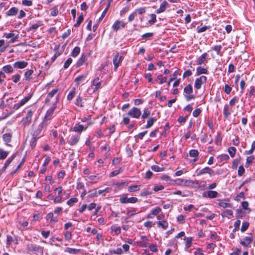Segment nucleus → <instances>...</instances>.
<instances>
[{
    "label": "nucleus",
    "mask_w": 255,
    "mask_h": 255,
    "mask_svg": "<svg viewBox=\"0 0 255 255\" xmlns=\"http://www.w3.org/2000/svg\"><path fill=\"white\" fill-rule=\"evenodd\" d=\"M59 101V96L56 95L55 101L52 104V106L47 110L44 116V118L46 120H50L53 118L54 111L56 107L57 104Z\"/></svg>",
    "instance_id": "f257e3e1"
},
{
    "label": "nucleus",
    "mask_w": 255,
    "mask_h": 255,
    "mask_svg": "<svg viewBox=\"0 0 255 255\" xmlns=\"http://www.w3.org/2000/svg\"><path fill=\"white\" fill-rule=\"evenodd\" d=\"M58 89H54L49 92L47 95L46 98L45 100V103L46 104H48L50 102L53 103L55 101V98L56 95L59 96V94H58Z\"/></svg>",
    "instance_id": "f03ea898"
},
{
    "label": "nucleus",
    "mask_w": 255,
    "mask_h": 255,
    "mask_svg": "<svg viewBox=\"0 0 255 255\" xmlns=\"http://www.w3.org/2000/svg\"><path fill=\"white\" fill-rule=\"evenodd\" d=\"M137 201L138 199L136 197L128 198L127 194L123 195L120 199V202L121 204L135 203Z\"/></svg>",
    "instance_id": "7ed1b4c3"
},
{
    "label": "nucleus",
    "mask_w": 255,
    "mask_h": 255,
    "mask_svg": "<svg viewBox=\"0 0 255 255\" xmlns=\"http://www.w3.org/2000/svg\"><path fill=\"white\" fill-rule=\"evenodd\" d=\"M141 114V113L139 109L136 107H133L128 111V115L132 118L138 119L140 116Z\"/></svg>",
    "instance_id": "20e7f679"
},
{
    "label": "nucleus",
    "mask_w": 255,
    "mask_h": 255,
    "mask_svg": "<svg viewBox=\"0 0 255 255\" xmlns=\"http://www.w3.org/2000/svg\"><path fill=\"white\" fill-rule=\"evenodd\" d=\"M80 137V134H72L67 138V142L70 145H74L76 144L79 141Z\"/></svg>",
    "instance_id": "39448f33"
},
{
    "label": "nucleus",
    "mask_w": 255,
    "mask_h": 255,
    "mask_svg": "<svg viewBox=\"0 0 255 255\" xmlns=\"http://www.w3.org/2000/svg\"><path fill=\"white\" fill-rule=\"evenodd\" d=\"M43 127V124L41 123L38 125L37 128L34 131L32 137V140H33V142H35L36 139L41 136Z\"/></svg>",
    "instance_id": "423d86ee"
},
{
    "label": "nucleus",
    "mask_w": 255,
    "mask_h": 255,
    "mask_svg": "<svg viewBox=\"0 0 255 255\" xmlns=\"http://www.w3.org/2000/svg\"><path fill=\"white\" fill-rule=\"evenodd\" d=\"M207 79V77L205 76H201L199 78L196 79L194 84L195 88L198 90L200 89L202 85L206 83Z\"/></svg>",
    "instance_id": "0eeeda50"
},
{
    "label": "nucleus",
    "mask_w": 255,
    "mask_h": 255,
    "mask_svg": "<svg viewBox=\"0 0 255 255\" xmlns=\"http://www.w3.org/2000/svg\"><path fill=\"white\" fill-rule=\"evenodd\" d=\"M26 249L28 251L31 252L41 253L42 252L41 247L39 246L32 244H27Z\"/></svg>",
    "instance_id": "6e6552de"
},
{
    "label": "nucleus",
    "mask_w": 255,
    "mask_h": 255,
    "mask_svg": "<svg viewBox=\"0 0 255 255\" xmlns=\"http://www.w3.org/2000/svg\"><path fill=\"white\" fill-rule=\"evenodd\" d=\"M32 95H28L22 99L19 103L14 105L13 108L15 110L18 109L20 107L23 106L31 98Z\"/></svg>",
    "instance_id": "1a4fd4ad"
},
{
    "label": "nucleus",
    "mask_w": 255,
    "mask_h": 255,
    "mask_svg": "<svg viewBox=\"0 0 255 255\" xmlns=\"http://www.w3.org/2000/svg\"><path fill=\"white\" fill-rule=\"evenodd\" d=\"M122 60V56H120L119 53H116V54L114 56L113 58V63L114 65V69L115 71L117 70Z\"/></svg>",
    "instance_id": "9d476101"
},
{
    "label": "nucleus",
    "mask_w": 255,
    "mask_h": 255,
    "mask_svg": "<svg viewBox=\"0 0 255 255\" xmlns=\"http://www.w3.org/2000/svg\"><path fill=\"white\" fill-rule=\"evenodd\" d=\"M169 6V4L164 0L160 5L159 8L155 10V13L159 14L165 11L166 9Z\"/></svg>",
    "instance_id": "9b49d317"
},
{
    "label": "nucleus",
    "mask_w": 255,
    "mask_h": 255,
    "mask_svg": "<svg viewBox=\"0 0 255 255\" xmlns=\"http://www.w3.org/2000/svg\"><path fill=\"white\" fill-rule=\"evenodd\" d=\"M253 239L251 235L246 237L244 240H241L240 243L244 247H248L253 242Z\"/></svg>",
    "instance_id": "f8f14e48"
},
{
    "label": "nucleus",
    "mask_w": 255,
    "mask_h": 255,
    "mask_svg": "<svg viewBox=\"0 0 255 255\" xmlns=\"http://www.w3.org/2000/svg\"><path fill=\"white\" fill-rule=\"evenodd\" d=\"M178 184L184 185L185 186L191 187L194 185V181L191 180H185L179 179L177 180Z\"/></svg>",
    "instance_id": "ddd939ff"
},
{
    "label": "nucleus",
    "mask_w": 255,
    "mask_h": 255,
    "mask_svg": "<svg viewBox=\"0 0 255 255\" xmlns=\"http://www.w3.org/2000/svg\"><path fill=\"white\" fill-rule=\"evenodd\" d=\"M28 65V63L24 61H19L14 63L13 66L15 69H23Z\"/></svg>",
    "instance_id": "4468645a"
},
{
    "label": "nucleus",
    "mask_w": 255,
    "mask_h": 255,
    "mask_svg": "<svg viewBox=\"0 0 255 255\" xmlns=\"http://www.w3.org/2000/svg\"><path fill=\"white\" fill-rule=\"evenodd\" d=\"M33 112L31 110H28L26 116L23 119V122L25 125H28L31 123V118L33 115Z\"/></svg>",
    "instance_id": "2eb2a0df"
},
{
    "label": "nucleus",
    "mask_w": 255,
    "mask_h": 255,
    "mask_svg": "<svg viewBox=\"0 0 255 255\" xmlns=\"http://www.w3.org/2000/svg\"><path fill=\"white\" fill-rule=\"evenodd\" d=\"M42 24L41 22L38 21L35 23L32 24L29 27L27 28V32H30L33 33Z\"/></svg>",
    "instance_id": "dca6fc26"
},
{
    "label": "nucleus",
    "mask_w": 255,
    "mask_h": 255,
    "mask_svg": "<svg viewBox=\"0 0 255 255\" xmlns=\"http://www.w3.org/2000/svg\"><path fill=\"white\" fill-rule=\"evenodd\" d=\"M126 23L123 21L117 20L112 26L114 30L117 31L121 27H125Z\"/></svg>",
    "instance_id": "f3484780"
},
{
    "label": "nucleus",
    "mask_w": 255,
    "mask_h": 255,
    "mask_svg": "<svg viewBox=\"0 0 255 255\" xmlns=\"http://www.w3.org/2000/svg\"><path fill=\"white\" fill-rule=\"evenodd\" d=\"M4 37H6V38H10V43H13L16 39L18 38V35H15V34L13 32H10V33H4Z\"/></svg>",
    "instance_id": "a211bd4d"
},
{
    "label": "nucleus",
    "mask_w": 255,
    "mask_h": 255,
    "mask_svg": "<svg viewBox=\"0 0 255 255\" xmlns=\"http://www.w3.org/2000/svg\"><path fill=\"white\" fill-rule=\"evenodd\" d=\"M87 127H84L83 125L77 124L73 128V131L76 132L81 133L83 131L85 130Z\"/></svg>",
    "instance_id": "6ab92c4d"
},
{
    "label": "nucleus",
    "mask_w": 255,
    "mask_h": 255,
    "mask_svg": "<svg viewBox=\"0 0 255 255\" xmlns=\"http://www.w3.org/2000/svg\"><path fill=\"white\" fill-rule=\"evenodd\" d=\"M12 135L11 133H5L2 135V139L5 142V144L7 146H10V144H9L11 141Z\"/></svg>",
    "instance_id": "aec40b11"
},
{
    "label": "nucleus",
    "mask_w": 255,
    "mask_h": 255,
    "mask_svg": "<svg viewBox=\"0 0 255 255\" xmlns=\"http://www.w3.org/2000/svg\"><path fill=\"white\" fill-rule=\"evenodd\" d=\"M205 173H209L210 174H213V171L209 167H206L200 170L197 173V175L199 176Z\"/></svg>",
    "instance_id": "412c9836"
},
{
    "label": "nucleus",
    "mask_w": 255,
    "mask_h": 255,
    "mask_svg": "<svg viewBox=\"0 0 255 255\" xmlns=\"http://www.w3.org/2000/svg\"><path fill=\"white\" fill-rule=\"evenodd\" d=\"M207 53H204L201 56H200L198 59L197 61V63L198 65H202L203 63L207 62L206 58L207 56Z\"/></svg>",
    "instance_id": "4be33fe9"
},
{
    "label": "nucleus",
    "mask_w": 255,
    "mask_h": 255,
    "mask_svg": "<svg viewBox=\"0 0 255 255\" xmlns=\"http://www.w3.org/2000/svg\"><path fill=\"white\" fill-rule=\"evenodd\" d=\"M189 155L190 156L194 158L193 159V162H196L198 160L199 152L197 150L192 149L189 151Z\"/></svg>",
    "instance_id": "5701e85b"
},
{
    "label": "nucleus",
    "mask_w": 255,
    "mask_h": 255,
    "mask_svg": "<svg viewBox=\"0 0 255 255\" xmlns=\"http://www.w3.org/2000/svg\"><path fill=\"white\" fill-rule=\"evenodd\" d=\"M92 85L95 87L94 89V92L96 91L101 87V83L99 81V78L98 77H97L93 80L92 82Z\"/></svg>",
    "instance_id": "b1692460"
},
{
    "label": "nucleus",
    "mask_w": 255,
    "mask_h": 255,
    "mask_svg": "<svg viewBox=\"0 0 255 255\" xmlns=\"http://www.w3.org/2000/svg\"><path fill=\"white\" fill-rule=\"evenodd\" d=\"M231 108L228 105H225L224 107L223 114L225 118H227L231 114Z\"/></svg>",
    "instance_id": "393cba45"
},
{
    "label": "nucleus",
    "mask_w": 255,
    "mask_h": 255,
    "mask_svg": "<svg viewBox=\"0 0 255 255\" xmlns=\"http://www.w3.org/2000/svg\"><path fill=\"white\" fill-rule=\"evenodd\" d=\"M218 205L224 208L232 207V204L230 203L226 202L225 200H218Z\"/></svg>",
    "instance_id": "a878e982"
},
{
    "label": "nucleus",
    "mask_w": 255,
    "mask_h": 255,
    "mask_svg": "<svg viewBox=\"0 0 255 255\" xmlns=\"http://www.w3.org/2000/svg\"><path fill=\"white\" fill-rule=\"evenodd\" d=\"M87 74L80 75L75 79V82L77 86H78L81 83L83 82L86 77H87Z\"/></svg>",
    "instance_id": "bb28decb"
},
{
    "label": "nucleus",
    "mask_w": 255,
    "mask_h": 255,
    "mask_svg": "<svg viewBox=\"0 0 255 255\" xmlns=\"http://www.w3.org/2000/svg\"><path fill=\"white\" fill-rule=\"evenodd\" d=\"M208 73V71L207 69L202 67L201 66L198 67L196 69V74L197 75H200L203 74H207Z\"/></svg>",
    "instance_id": "cd10ccee"
},
{
    "label": "nucleus",
    "mask_w": 255,
    "mask_h": 255,
    "mask_svg": "<svg viewBox=\"0 0 255 255\" xmlns=\"http://www.w3.org/2000/svg\"><path fill=\"white\" fill-rule=\"evenodd\" d=\"M128 184V182L126 181H118L114 184L119 189H121L125 186H127Z\"/></svg>",
    "instance_id": "c85d7f7f"
},
{
    "label": "nucleus",
    "mask_w": 255,
    "mask_h": 255,
    "mask_svg": "<svg viewBox=\"0 0 255 255\" xmlns=\"http://www.w3.org/2000/svg\"><path fill=\"white\" fill-rule=\"evenodd\" d=\"M47 220H49L50 223H56L57 222V218L54 217L53 213L51 212L47 215Z\"/></svg>",
    "instance_id": "c756f323"
},
{
    "label": "nucleus",
    "mask_w": 255,
    "mask_h": 255,
    "mask_svg": "<svg viewBox=\"0 0 255 255\" xmlns=\"http://www.w3.org/2000/svg\"><path fill=\"white\" fill-rule=\"evenodd\" d=\"M2 69L3 71L6 73H12L13 72V68L10 65L4 66Z\"/></svg>",
    "instance_id": "7c9ffc66"
},
{
    "label": "nucleus",
    "mask_w": 255,
    "mask_h": 255,
    "mask_svg": "<svg viewBox=\"0 0 255 255\" xmlns=\"http://www.w3.org/2000/svg\"><path fill=\"white\" fill-rule=\"evenodd\" d=\"M86 59V56L84 54H82L81 57L79 59V60L77 62L76 66L77 67H80L83 65L85 60Z\"/></svg>",
    "instance_id": "2f4dec72"
},
{
    "label": "nucleus",
    "mask_w": 255,
    "mask_h": 255,
    "mask_svg": "<svg viewBox=\"0 0 255 255\" xmlns=\"http://www.w3.org/2000/svg\"><path fill=\"white\" fill-rule=\"evenodd\" d=\"M140 188V185H134L129 186L128 188V191L129 192H133L139 190Z\"/></svg>",
    "instance_id": "473e14b6"
},
{
    "label": "nucleus",
    "mask_w": 255,
    "mask_h": 255,
    "mask_svg": "<svg viewBox=\"0 0 255 255\" xmlns=\"http://www.w3.org/2000/svg\"><path fill=\"white\" fill-rule=\"evenodd\" d=\"M76 93V88H72L71 90L69 92L67 97V99L68 101H71L75 96Z\"/></svg>",
    "instance_id": "72a5a7b5"
},
{
    "label": "nucleus",
    "mask_w": 255,
    "mask_h": 255,
    "mask_svg": "<svg viewBox=\"0 0 255 255\" xmlns=\"http://www.w3.org/2000/svg\"><path fill=\"white\" fill-rule=\"evenodd\" d=\"M75 104L78 107H84V105L83 104L82 98L80 96H78L77 97L75 102Z\"/></svg>",
    "instance_id": "f704fd0d"
},
{
    "label": "nucleus",
    "mask_w": 255,
    "mask_h": 255,
    "mask_svg": "<svg viewBox=\"0 0 255 255\" xmlns=\"http://www.w3.org/2000/svg\"><path fill=\"white\" fill-rule=\"evenodd\" d=\"M157 226L158 227H161L162 228H163V229L165 230L167 229V228L168 227V223L164 221V220H163L162 221H158L157 222Z\"/></svg>",
    "instance_id": "c9c22d12"
},
{
    "label": "nucleus",
    "mask_w": 255,
    "mask_h": 255,
    "mask_svg": "<svg viewBox=\"0 0 255 255\" xmlns=\"http://www.w3.org/2000/svg\"><path fill=\"white\" fill-rule=\"evenodd\" d=\"M217 159L220 162H223L228 160L229 159V156L227 154H223L219 155Z\"/></svg>",
    "instance_id": "e433bc0d"
},
{
    "label": "nucleus",
    "mask_w": 255,
    "mask_h": 255,
    "mask_svg": "<svg viewBox=\"0 0 255 255\" xmlns=\"http://www.w3.org/2000/svg\"><path fill=\"white\" fill-rule=\"evenodd\" d=\"M18 9L16 7H11L7 11V15L9 16L14 15L16 14Z\"/></svg>",
    "instance_id": "4c0bfd02"
},
{
    "label": "nucleus",
    "mask_w": 255,
    "mask_h": 255,
    "mask_svg": "<svg viewBox=\"0 0 255 255\" xmlns=\"http://www.w3.org/2000/svg\"><path fill=\"white\" fill-rule=\"evenodd\" d=\"M218 193L215 191L210 190L207 192V197L210 198H214L218 196Z\"/></svg>",
    "instance_id": "58836bf2"
},
{
    "label": "nucleus",
    "mask_w": 255,
    "mask_h": 255,
    "mask_svg": "<svg viewBox=\"0 0 255 255\" xmlns=\"http://www.w3.org/2000/svg\"><path fill=\"white\" fill-rule=\"evenodd\" d=\"M33 71L32 70H27L24 73V77L26 80L29 81L31 79V75L33 73Z\"/></svg>",
    "instance_id": "ea45409f"
},
{
    "label": "nucleus",
    "mask_w": 255,
    "mask_h": 255,
    "mask_svg": "<svg viewBox=\"0 0 255 255\" xmlns=\"http://www.w3.org/2000/svg\"><path fill=\"white\" fill-rule=\"evenodd\" d=\"M80 52V48L76 46L74 47L71 52V56L73 57H76L78 56Z\"/></svg>",
    "instance_id": "a19ab883"
},
{
    "label": "nucleus",
    "mask_w": 255,
    "mask_h": 255,
    "mask_svg": "<svg viewBox=\"0 0 255 255\" xmlns=\"http://www.w3.org/2000/svg\"><path fill=\"white\" fill-rule=\"evenodd\" d=\"M157 119L156 118H152L148 120L147 122V125H146V128H150L154 123L156 121Z\"/></svg>",
    "instance_id": "79ce46f5"
},
{
    "label": "nucleus",
    "mask_w": 255,
    "mask_h": 255,
    "mask_svg": "<svg viewBox=\"0 0 255 255\" xmlns=\"http://www.w3.org/2000/svg\"><path fill=\"white\" fill-rule=\"evenodd\" d=\"M184 92L187 94L190 95L193 92L192 87L191 84H188L184 89Z\"/></svg>",
    "instance_id": "37998d69"
},
{
    "label": "nucleus",
    "mask_w": 255,
    "mask_h": 255,
    "mask_svg": "<svg viewBox=\"0 0 255 255\" xmlns=\"http://www.w3.org/2000/svg\"><path fill=\"white\" fill-rule=\"evenodd\" d=\"M222 48V47L221 45H215L212 48V49L213 50L216 51L218 55H219L220 56H222V53L221 52Z\"/></svg>",
    "instance_id": "c03bdc74"
},
{
    "label": "nucleus",
    "mask_w": 255,
    "mask_h": 255,
    "mask_svg": "<svg viewBox=\"0 0 255 255\" xmlns=\"http://www.w3.org/2000/svg\"><path fill=\"white\" fill-rule=\"evenodd\" d=\"M111 230L112 231L114 232L115 234L118 235L121 233V228L120 227L117 225H113L111 227Z\"/></svg>",
    "instance_id": "a18cd8bd"
},
{
    "label": "nucleus",
    "mask_w": 255,
    "mask_h": 255,
    "mask_svg": "<svg viewBox=\"0 0 255 255\" xmlns=\"http://www.w3.org/2000/svg\"><path fill=\"white\" fill-rule=\"evenodd\" d=\"M152 193L151 191L148 189H144L141 191L140 193V196L142 197L146 196Z\"/></svg>",
    "instance_id": "49530a36"
},
{
    "label": "nucleus",
    "mask_w": 255,
    "mask_h": 255,
    "mask_svg": "<svg viewBox=\"0 0 255 255\" xmlns=\"http://www.w3.org/2000/svg\"><path fill=\"white\" fill-rule=\"evenodd\" d=\"M150 16L151 18L148 20V23L150 25H152L156 22V15L155 14L152 13L150 15Z\"/></svg>",
    "instance_id": "de8ad7c7"
},
{
    "label": "nucleus",
    "mask_w": 255,
    "mask_h": 255,
    "mask_svg": "<svg viewBox=\"0 0 255 255\" xmlns=\"http://www.w3.org/2000/svg\"><path fill=\"white\" fill-rule=\"evenodd\" d=\"M8 152L4 151L2 149H0V159H4L7 157Z\"/></svg>",
    "instance_id": "09e8293b"
},
{
    "label": "nucleus",
    "mask_w": 255,
    "mask_h": 255,
    "mask_svg": "<svg viewBox=\"0 0 255 255\" xmlns=\"http://www.w3.org/2000/svg\"><path fill=\"white\" fill-rule=\"evenodd\" d=\"M78 202L77 198H72L67 202V204L70 206H72L75 203Z\"/></svg>",
    "instance_id": "8fccbe9b"
},
{
    "label": "nucleus",
    "mask_w": 255,
    "mask_h": 255,
    "mask_svg": "<svg viewBox=\"0 0 255 255\" xmlns=\"http://www.w3.org/2000/svg\"><path fill=\"white\" fill-rule=\"evenodd\" d=\"M15 157V155H13L12 156H11V157H9L7 160L6 161H5V163L4 165V166L3 167V168L4 169H5L9 165V164L11 163V162L12 161V160L13 159L14 157Z\"/></svg>",
    "instance_id": "3c124183"
},
{
    "label": "nucleus",
    "mask_w": 255,
    "mask_h": 255,
    "mask_svg": "<svg viewBox=\"0 0 255 255\" xmlns=\"http://www.w3.org/2000/svg\"><path fill=\"white\" fill-rule=\"evenodd\" d=\"M150 115V112L147 109H144L141 118L143 119H145L148 117Z\"/></svg>",
    "instance_id": "603ef678"
},
{
    "label": "nucleus",
    "mask_w": 255,
    "mask_h": 255,
    "mask_svg": "<svg viewBox=\"0 0 255 255\" xmlns=\"http://www.w3.org/2000/svg\"><path fill=\"white\" fill-rule=\"evenodd\" d=\"M146 11L145 8L143 7H139L138 8H136L134 10V12L136 13H138L139 14H142L145 13Z\"/></svg>",
    "instance_id": "864d4df0"
},
{
    "label": "nucleus",
    "mask_w": 255,
    "mask_h": 255,
    "mask_svg": "<svg viewBox=\"0 0 255 255\" xmlns=\"http://www.w3.org/2000/svg\"><path fill=\"white\" fill-rule=\"evenodd\" d=\"M65 252L71 254H76L79 252V250L75 249L67 248L65 250Z\"/></svg>",
    "instance_id": "5fc2aeb1"
},
{
    "label": "nucleus",
    "mask_w": 255,
    "mask_h": 255,
    "mask_svg": "<svg viewBox=\"0 0 255 255\" xmlns=\"http://www.w3.org/2000/svg\"><path fill=\"white\" fill-rule=\"evenodd\" d=\"M249 226V223L247 222H243L241 227V231L242 232H245Z\"/></svg>",
    "instance_id": "6e6d98bb"
},
{
    "label": "nucleus",
    "mask_w": 255,
    "mask_h": 255,
    "mask_svg": "<svg viewBox=\"0 0 255 255\" xmlns=\"http://www.w3.org/2000/svg\"><path fill=\"white\" fill-rule=\"evenodd\" d=\"M228 152L232 157H233L236 152V148L235 147H230L228 149Z\"/></svg>",
    "instance_id": "4d7b16f0"
},
{
    "label": "nucleus",
    "mask_w": 255,
    "mask_h": 255,
    "mask_svg": "<svg viewBox=\"0 0 255 255\" xmlns=\"http://www.w3.org/2000/svg\"><path fill=\"white\" fill-rule=\"evenodd\" d=\"M255 149V141H254L251 145V148L249 150H246L245 153L246 154H251Z\"/></svg>",
    "instance_id": "13d9d810"
},
{
    "label": "nucleus",
    "mask_w": 255,
    "mask_h": 255,
    "mask_svg": "<svg viewBox=\"0 0 255 255\" xmlns=\"http://www.w3.org/2000/svg\"><path fill=\"white\" fill-rule=\"evenodd\" d=\"M232 90V87L228 84H226L224 88H223V90L224 91L225 93L227 94H229L231 93Z\"/></svg>",
    "instance_id": "bf43d9fd"
},
{
    "label": "nucleus",
    "mask_w": 255,
    "mask_h": 255,
    "mask_svg": "<svg viewBox=\"0 0 255 255\" xmlns=\"http://www.w3.org/2000/svg\"><path fill=\"white\" fill-rule=\"evenodd\" d=\"M83 15L82 14L80 15L77 20L76 23L74 24L75 27H78L80 24L82 23V22L83 20Z\"/></svg>",
    "instance_id": "052dcab7"
},
{
    "label": "nucleus",
    "mask_w": 255,
    "mask_h": 255,
    "mask_svg": "<svg viewBox=\"0 0 255 255\" xmlns=\"http://www.w3.org/2000/svg\"><path fill=\"white\" fill-rule=\"evenodd\" d=\"M137 209L135 208H132L131 210L127 211V215L129 217L133 216L136 214Z\"/></svg>",
    "instance_id": "680f3d73"
},
{
    "label": "nucleus",
    "mask_w": 255,
    "mask_h": 255,
    "mask_svg": "<svg viewBox=\"0 0 255 255\" xmlns=\"http://www.w3.org/2000/svg\"><path fill=\"white\" fill-rule=\"evenodd\" d=\"M245 172V168L243 165H240L239 167V169L238 170V174L239 176H242Z\"/></svg>",
    "instance_id": "e2e57ef3"
},
{
    "label": "nucleus",
    "mask_w": 255,
    "mask_h": 255,
    "mask_svg": "<svg viewBox=\"0 0 255 255\" xmlns=\"http://www.w3.org/2000/svg\"><path fill=\"white\" fill-rule=\"evenodd\" d=\"M89 193L90 194H89L88 196L90 197H97L98 196V192L96 189L90 191Z\"/></svg>",
    "instance_id": "0e129e2a"
},
{
    "label": "nucleus",
    "mask_w": 255,
    "mask_h": 255,
    "mask_svg": "<svg viewBox=\"0 0 255 255\" xmlns=\"http://www.w3.org/2000/svg\"><path fill=\"white\" fill-rule=\"evenodd\" d=\"M72 62V59L71 58H68L64 63V68L65 69L68 68L69 67L70 65L71 64Z\"/></svg>",
    "instance_id": "69168bd1"
},
{
    "label": "nucleus",
    "mask_w": 255,
    "mask_h": 255,
    "mask_svg": "<svg viewBox=\"0 0 255 255\" xmlns=\"http://www.w3.org/2000/svg\"><path fill=\"white\" fill-rule=\"evenodd\" d=\"M157 79L159 80V84H162L166 81L167 78L166 77H163L161 75H159L157 77Z\"/></svg>",
    "instance_id": "338daca9"
},
{
    "label": "nucleus",
    "mask_w": 255,
    "mask_h": 255,
    "mask_svg": "<svg viewBox=\"0 0 255 255\" xmlns=\"http://www.w3.org/2000/svg\"><path fill=\"white\" fill-rule=\"evenodd\" d=\"M151 168L152 170L156 172H161L163 171V169L162 168L156 165H152Z\"/></svg>",
    "instance_id": "774afa93"
}]
</instances>
